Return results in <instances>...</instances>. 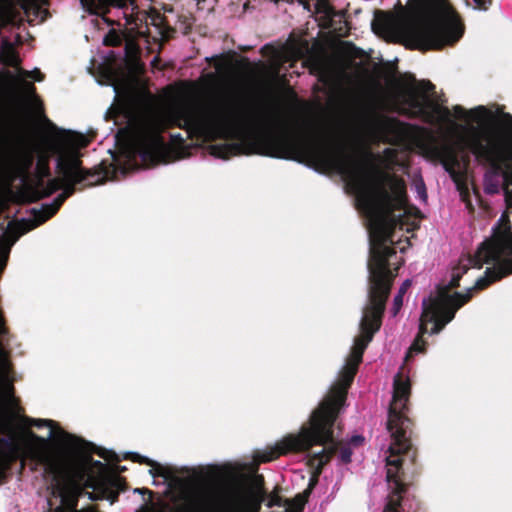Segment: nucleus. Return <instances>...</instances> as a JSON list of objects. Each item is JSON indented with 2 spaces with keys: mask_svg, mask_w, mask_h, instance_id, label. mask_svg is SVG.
I'll return each mask as SVG.
<instances>
[{
  "mask_svg": "<svg viewBox=\"0 0 512 512\" xmlns=\"http://www.w3.org/2000/svg\"><path fill=\"white\" fill-rule=\"evenodd\" d=\"M320 159L337 172L346 187L355 197L357 209L363 214L369 241L368 303L363 309L359 324L360 334L355 337L350 356L341 371L340 383L333 387L319 407L312 413L308 426L301 428L298 435L285 437L274 451L258 456L261 462H268L289 451L306 450L313 445H322L320 463L327 462L338 450L334 440L333 426L337 415L346 401L347 389L357 372L358 365L367 345L381 326L382 314L393 279L396 276L390 266L397 271L403 260L397 258L394 229L401 214L394 210H404L407 202L406 185L402 178L390 174L388 170L398 163V152L385 148L381 164L385 170L368 165L343 149H321Z\"/></svg>",
  "mask_w": 512,
  "mask_h": 512,
  "instance_id": "obj_1",
  "label": "nucleus"
},
{
  "mask_svg": "<svg viewBox=\"0 0 512 512\" xmlns=\"http://www.w3.org/2000/svg\"><path fill=\"white\" fill-rule=\"evenodd\" d=\"M420 88L422 92L413 86L401 88L395 100L401 113L439 126L444 141L436 148V154L444 170L455 177L461 161L473 155L490 168L484 174L485 193L497 194L502 188L506 201L512 202V116L505 114L498 124L487 128L469 127L452 117L465 121L481 118L485 112L482 106L467 111L456 105L451 112L426 94L434 88L431 82L422 81Z\"/></svg>",
  "mask_w": 512,
  "mask_h": 512,
  "instance_id": "obj_2",
  "label": "nucleus"
},
{
  "mask_svg": "<svg viewBox=\"0 0 512 512\" xmlns=\"http://www.w3.org/2000/svg\"><path fill=\"white\" fill-rule=\"evenodd\" d=\"M512 274V231L507 215L502 214L492 227L491 236L477 249L474 257L460 259L451 279L439 294L423 299L419 335L406 354L424 351L423 335L438 334L455 317L456 311L470 299L473 290H481Z\"/></svg>",
  "mask_w": 512,
  "mask_h": 512,
  "instance_id": "obj_3",
  "label": "nucleus"
},
{
  "mask_svg": "<svg viewBox=\"0 0 512 512\" xmlns=\"http://www.w3.org/2000/svg\"><path fill=\"white\" fill-rule=\"evenodd\" d=\"M181 121L190 137L203 141L224 138L241 142L210 146L211 155L221 159L240 154L244 143L270 142L286 136L291 128L290 120L278 103L249 109L232 103L215 107L190 105L181 109Z\"/></svg>",
  "mask_w": 512,
  "mask_h": 512,
  "instance_id": "obj_4",
  "label": "nucleus"
},
{
  "mask_svg": "<svg viewBox=\"0 0 512 512\" xmlns=\"http://www.w3.org/2000/svg\"><path fill=\"white\" fill-rule=\"evenodd\" d=\"M112 87L129 128V136L116 169L125 175L141 167L168 163L169 151L161 137L164 125L161 113L129 83H113Z\"/></svg>",
  "mask_w": 512,
  "mask_h": 512,
  "instance_id": "obj_5",
  "label": "nucleus"
},
{
  "mask_svg": "<svg viewBox=\"0 0 512 512\" xmlns=\"http://www.w3.org/2000/svg\"><path fill=\"white\" fill-rule=\"evenodd\" d=\"M381 33L391 41H405L420 50L455 44L464 34L458 15L445 2L425 5L414 12L401 11L376 20Z\"/></svg>",
  "mask_w": 512,
  "mask_h": 512,
  "instance_id": "obj_6",
  "label": "nucleus"
},
{
  "mask_svg": "<svg viewBox=\"0 0 512 512\" xmlns=\"http://www.w3.org/2000/svg\"><path fill=\"white\" fill-rule=\"evenodd\" d=\"M410 395V380L401 370L393 381V396L388 412L387 438L380 444L379 458L385 462L389 494L383 512H405L400 502L405 491L402 464L411 449L410 420L405 415Z\"/></svg>",
  "mask_w": 512,
  "mask_h": 512,
  "instance_id": "obj_7",
  "label": "nucleus"
},
{
  "mask_svg": "<svg viewBox=\"0 0 512 512\" xmlns=\"http://www.w3.org/2000/svg\"><path fill=\"white\" fill-rule=\"evenodd\" d=\"M23 422L26 425L35 426L37 428H49L47 437H40L31 431L27 432L29 440L39 444L42 448H46L49 442L53 441L60 449L69 454H77L83 449V443L80 438L58 428L56 423L52 420L25 417L23 418Z\"/></svg>",
  "mask_w": 512,
  "mask_h": 512,
  "instance_id": "obj_8",
  "label": "nucleus"
},
{
  "mask_svg": "<svg viewBox=\"0 0 512 512\" xmlns=\"http://www.w3.org/2000/svg\"><path fill=\"white\" fill-rule=\"evenodd\" d=\"M362 127L373 139L389 141L390 137L399 139L402 136V129L398 121L374 113L363 115Z\"/></svg>",
  "mask_w": 512,
  "mask_h": 512,
  "instance_id": "obj_9",
  "label": "nucleus"
},
{
  "mask_svg": "<svg viewBox=\"0 0 512 512\" xmlns=\"http://www.w3.org/2000/svg\"><path fill=\"white\" fill-rule=\"evenodd\" d=\"M183 494L195 512H215L218 507V494L208 486L186 488Z\"/></svg>",
  "mask_w": 512,
  "mask_h": 512,
  "instance_id": "obj_10",
  "label": "nucleus"
},
{
  "mask_svg": "<svg viewBox=\"0 0 512 512\" xmlns=\"http://www.w3.org/2000/svg\"><path fill=\"white\" fill-rule=\"evenodd\" d=\"M125 458H130L134 462L150 465L149 473L153 478V484L156 486L166 485L167 482H175L176 477L172 468L161 465L136 452H127Z\"/></svg>",
  "mask_w": 512,
  "mask_h": 512,
  "instance_id": "obj_11",
  "label": "nucleus"
},
{
  "mask_svg": "<svg viewBox=\"0 0 512 512\" xmlns=\"http://www.w3.org/2000/svg\"><path fill=\"white\" fill-rule=\"evenodd\" d=\"M45 472L48 475V486L52 493L63 495L66 491L68 477L63 463L55 459H48L45 463Z\"/></svg>",
  "mask_w": 512,
  "mask_h": 512,
  "instance_id": "obj_12",
  "label": "nucleus"
},
{
  "mask_svg": "<svg viewBox=\"0 0 512 512\" xmlns=\"http://www.w3.org/2000/svg\"><path fill=\"white\" fill-rule=\"evenodd\" d=\"M84 10L91 14L104 13L109 7L122 9L124 16L127 18V9L131 0H80Z\"/></svg>",
  "mask_w": 512,
  "mask_h": 512,
  "instance_id": "obj_13",
  "label": "nucleus"
},
{
  "mask_svg": "<svg viewBox=\"0 0 512 512\" xmlns=\"http://www.w3.org/2000/svg\"><path fill=\"white\" fill-rule=\"evenodd\" d=\"M305 503L306 499L302 495L285 501H282L278 496H273L269 499L267 505L273 509L271 512H302Z\"/></svg>",
  "mask_w": 512,
  "mask_h": 512,
  "instance_id": "obj_14",
  "label": "nucleus"
},
{
  "mask_svg": "<svg viewBox=\"0 0 512 512\" xmlns=\"http://www.w3.org/2000/svg\"><path fill=\"white\" fill-rule=\"evenodd\" d=\"M365 438L362 435H353L350 440L342 445L338 451V461L342 464H349L351 462V456L353 450L364 444Z\"/></svg>",
  "mask_w": 512,
  "mask_h": 512,
  "instance_id": "obj_15",
  "label": "nucleus"
},
{
  "mask_svg": "<svg viewBox=\"0 0 512 512\" xmlns=\"http://www.w3.org/2000/svg\"><path fill=\"white\" fill-rule=\"evenodd\" d=\"M411 285V280L410 279H406L402 285L400 286L397 294L395 295L394 299H393V306H392V309H391V312H392V315L393 316H396L402 305H403V297L404 295L406 294L408 288L410 287Z\"/></svg>",
  "mask_w": 512,
  "mask_h": 512,
  "instance_id": "obj_16",
  "label": "nucleus"
},
{
  "mask_svg": "<svg viewBox=\"0 0 512 512\" xmlns=\"http://www.w3.org/2000/svg\"><path fill=\"white\" fill-rule=\"evenodd\" d=\"M24 12L27 17L33 14L36 18H40L43 21L46 17L47 11L35 3L25 4L23 6Z\"/></svg>",
  "mask_w": 512,
  "mask_h": 512,
  "instance_id": "obj_17",
  "label": "nucleus"
},
{
  "mask_svg": "<svg viewBox=\"0 0 512 512\" xmlns=\"http://www.w3.org/2000/svg\"><path fill=\"white\" fill-rule=\"evenodd\" d=\"M414 190L416 193V197L421 203H426L427 201V192H426V185L422 178H419L414 181Z\"/></svg>",
  "mask_w": 512,
  "mask_h": 512,
  "instance_id": "obj_18",
  "label": "nucleus"
},
{
  "mask_svg": "<svg viewBox=\"0 0 512 512\" xmlns=\"http://www.w3.org/2000/svg\"><path fill=\"white\" fill-rule=\"evenodd\" d=\"M250 497L256 509L260 507V504L264 501L265 492L260 486L254 487L250 492Z\"/></svg>",
  "mask_w": 512,
  "mask_h": 512,
  "instance_id": "obj_19",
  "label": "nucleus"
},
{
  "mask_svg": "<svg viewBox=\"0 0 512 512\" xmlns=\"http://www.w3.org/2000/svg\"><path fill=\"white\" fill-rule=\"evenodd\" d=\"M396 244H397V247H396V248H398V249H399L400 253H405L406 249H407V248H408V246H409L408 241H406V245H402V244H401V241H399V242H398V243H396Z\"/></svg>",
  "mask_w": 512,
  "mask_h": 512,
  "instance_id": "obj_20",
  "label": "nucleus"
},
{
  "mask_svg": "<svg viewBox=\"0 0 512 512\" xmlns=\"http://www.w3.org/2000/svg\"><path fill=\"white\" fill-rule=\"evenodd\" d=\"M104 42H105L106 44H110V42L108 41L107 37H105V38H104Z\"/></svg>",
  "mask_w": 512,
  "mask_h": 512,
  "instance_id": "obj_21",
  "label": "nucleus"
},
{
  "mask_svg": "<svg viewBox=\"0 0 512 512\" xmlns=\"http://www.w3.org/2000/svg\"><path fill=\"white\" fill-rule=\"evenodd\" d=\"M95 465H102L101 461H96Z\"/></svg>",
  "mask_w": 512,
  "mask_h": 512,
  "instance_id": "obj_22",
  "label": "nucleus"
},
{
  "mask_svg": "<svg viewBox=\"0 0 512 512\" xmlns=\"http://www.w3.org/2000/svg\"><path fill=\"white\" fill-rule=\"evenodd\" d=\"M376 488L374 487L372 490H371V493L373 494L375 492Z\"/></svg>",
  "mask_w": 512,
  "mask_h": 512,
  "instance_id": "obj_23",
  "label": "nucleus"
},
{
  "mask_svg": "<svg viewBox=\"0 0 512 512\" xmlns=\"http://www.w3.org/2000/svg\"><path fill=\"white\" fill-rule=\"evenodd\" d=\"M46 1H47V0H40V2H41V3H43V4H44V3H46Z\"/></svg>",
  "mask_w": 512,
  "mask_h": 512,
  "instance_id": "obj_24",
  "label": "nucleus"
}]
</instances>
